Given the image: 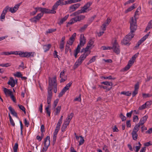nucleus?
<instances>
[{
  "mask_svg": "<svg viewBox=\"0 0 152 152\" xmlns=\"http://www.w3.org/2000/svg\"><path fill=\"white\" fill-rule=\"evenodd\" d=\"M14 76L18 77H20L22 76V75L20 72H17L15 74H14Z\"/></svg>",
  "mask_w": 152,
  "mask_h": 152,
  "instance_id": "nucleus-51",
  "label": "nucleus"
},
{
  "mask_svg": "<svg viewBox=\"0 0 152 152\" xmlns=\"http://www.w3.org/2000/svg\"><path fill=\"white\" fill-rule=\"evenodd\" d=\"M133 64V61H129L127 65L123 69L124 71H127L129 70Z\"/></svg>",
  "mask_w": 152,
  "mask_h": 152,
  "instance_id": "nucleus-20",
  "label": "nucleus"
},
{
  "mask_svg": "<svg viewBox=\"0 0 152 152\" xmlns=\"http://www.w3.org/2000/svg\"><path fill=\"white\" fill-rule=\"evenodd\" d=\"M90 48V47H88V46H87L85 48L84 50V53H89L90 54V51H88V49H89Z\"/></svg>",
  "mask_w": 152,
  "mask_h": 152,
  "instance_id": "nucleus-62",
  "label": "nucleus"
},
{
  "mask_svg": "<svg viewBox=\"0 0 152 152\" xmlns=\"http://www.w3.org/2000/svg\"><path fill=\"white\" fill-rule=\"evenodd\" d=\"M101 83L108 86H112L113 85V83L112 82L108 81L103 82H102Z\"/></svg>",
  "mask_w": 152,
  "mask_h": 152,
  "instance_id": "nucleus-40",
  "label": "nucleus"
},
{
  "mask_svg": "<svg viewBox=\"0 0 152 152\" xmlns=\"http://www.w3.org/2000/svg\"><path fill=\"white\" fill-rule=\"evenodd\" d=\"M51 45L50 44L44 45L43 47V48L44 50V52H45L48 51L51 48Z\"/></svg>",
  "mask_w": 152,
  "mask_h": 152,
  "instance_id": "nucleus-23",
  "label": "nucleus"
},
{
  "mask_svg": "<svg viewBox=\"0 0 152 152\" xmlns=\"http://www.w3.org/2000/svg\"><path fill=\"white\" fill-rule=\"evenodd\" d=\"M10 8L8 6H6L3 10L2 13L6 15L8 10H9Z\"/></svg>",
  "mask_w": 152,
  "mask_h": 152,
  "instance_id": "nucleus-38",
  "label": "nucleus"
},
{
  "mask_svg": "<svg viewBox=\"0 0 152 152\" xmlns=\"http://www.w3.org/2000/svg\"><path fill=\"white\" fill-rule=\"evenodd\" d=\"M76 33H73L72 36L70 38L69 40L68 41V44L70 45H72L73 44V42L75 40V38L76 37Z\"/></svg>",
  "mask_w": 152,
  "mask_h": 152,
  "instance_id": "nucleus-15",
  "label": "nucleus"
},
{
  "mask_svg": "<svg viewBox=\"0 0 152 152\" xmlns=\"http://www.w3.org/2000/svg\"><path fill=\"white\" fill-rule=\"evenodd\" d=\"M66 91L65 90L64 88H63L61 92L59 94L58 96L59 97H61L63 95H64L65 92Z\"/></svg>",
  "mask_w": 152,
  "mask_h": 152,
  "instance_id": "nucleus-42",
  "label": "nucleus"
},
{
  "mask_svg": "<svg viewBox=\"0 0 152 152\" xmlns=\"http://www.w3.org/2000/svg\"><path fill=\"white\" fill-rule=\"evenodd\" d=\"M57 134H54L53 135V144L54 145L56 141V139L57 136Z\"/></svg>",
  "mask_w": 152,
  "mask_h": 152,
  "instance_id": "nucleus-43",
  "label": "nucleus"
},
{
  "mask_svg": "<svg viewBox=\"0 0 152 152\" xmlns=\"http://www.w3.org/2000/svg\"><path fill=\"white\" fill-rule=\"evenodd\" d=\"M20 4H16L13 7H10L9 11L12 13L15 12L17 10H18Z\"/></svg>",
  "mask_w": 152,
  "mask_h": 152,
  "instance_id": "nucleus-11",
  "label": "nucleus"
},
{
  "mask_svg": "<svg viewBox=\"0 0 152 152\" xmlns=\"http://www.w3.org/2000/svg\"><path fill=\"white\" fill-rule=\"evenodd\" d=\"M43 16V14H41V13L38 14L35 17L30 19V20L32 22L36 23L38 21H39Z\"/></svg>",
  "mask_w": 152,
  "mask_h": 152,
  "instance_id": "nucleus-7",
  "label": "nucleus"
},
{
  "mask_svg": "<svg viewBox=\"0 0 152 152\" xmlns=\"http://www.w3.org/2000/svg\"><path fill=\"white\" fill-rule=\"evenodd\" d=\"M137 26L136 24V19L134 20V18H132L130 22V33L133 34L135 32L137 28Z\"/></svg>",
  "mask_w": 152,
  "mask_h": 152,
  "instance_id": "nucleus-2",
  "label": "nucleus"
},
{
  "mask_svg": "<svg viewBox=\"0 0 152 152\" xmlns=\"http://www.w3.org/2000/svg\"><path fill=\"white\" fill-rule=\"evenodd\" d=\"M5 14H3L2 13L1 14L0 17V20L1 21H3V20L5 19Z\"/></svg>",
  "mask_w": 152,
  "mask_h": 152,
  "instance_id": "nucleus-54",
  "label": "nucleus"
},
{
  "mask_svg": "<svg viewBox=\"0 0 152 152\" xmlns=\"http://www.w3.org/2000/svg\"><path fill=\"white\" fill-rule=\"evenodd\" d=\"M56 9V8H54V5L53 6L51 10H50L49 9L43 8L42 13H41L43 14V15L44 13L55 14L56 13L55 10Z\"/></svg>",
  "mask_w": 152,
  "mask_h": 152,
  "instance_id": "nucleus-6",
  "label": "nucleus"
},
{
  "mask_svg": "<svg viewBox=\"0 0 152 152\" xmlns=\"http://www.w3.org/2000/svg\"><path fill=\"white\" fill-rule=\"evenodd\" d=\"M133 139L134 140H136L137 138L138 135L137 134H132Z\"/></svg>",
  "mask_w": 152,
  "mask_h": 152,
  "instance_id": "nucleus-59",
  "label": "nucleus"
},
{
  "mask_svg": "<svg viewBox=\"0 0 152 152\" xmlns=\"http://www.w3.org/2000/svg\"><path fill=\"white\" fill-rule=\"evenodd\" d=\"M80 45H81V46H83L86 41V39L85 38L83 34H81L80 35Z\"/></svg>",
  "mask_w": 152,
  "mask_h": 152,
  "instance_id": "nucleus-14",
  "label": "nucleus"
},
{
  "mask_svg": "<svg viewBox=\"0 0 152 152\" xmlns=\"http://www.w3.org/2000/svg\"><path fill=\"white\" fill-rule=\"evenodd\" d=\"M4 91L6 94H8L10 95L12 93V91L6 88H4Z\"/></svg>",
  "mask_w": 152,
  "mask_h": 152,
  "instance_id": "nucleus-31",
  "label": "nucleus"
},
{
  "mask_svg": "<svg viewBox=\"0 0 152 152\" xmlns=\"http://www.w3.org/2000/svg\"><path fill=\"white\" fill-rule=\"evenodd\" d=\"M81 101V95L80 94L79 96L76 97L74 100V101L80 102Z\"/></svg>",
  "mask_w": 152,
  "mask_h": 152,
  "instance_id": "nucleus-55",
  "label": "nucleus"
},
{
  "mask_svg": "<svg viewBox=\"0 0 152 152\" xmlns=\"http://www.w3.org/2000/svg\"><path fill=\"white\" fill-rule=\"evenodd\" d=\"M94 42L92 39H90L87 44L88 47H91L94 44Z\"/></svg>",
  "mask_w": 152,
  "mask_h": 152,
  "instance_id": "nucleus-49",
  "label": "nucleus"
},
{
  "mask_svg": "<svg viewBox=\"0 0 152 152\" xmlns=\"http://www.w3.org/2000/svg\"><path fill=\"white\" fill-rule=\"evenodd\" d=\"M81 5L80 3H77L72 5L69 7V11L70 12H72L75 11Z\"/></svg>",
  "mask_w": 152,
  "mask_h": 152,
  "instance_id": "nucleus-9",
  "label": "nucleus"
},
{
  "mask_svg": "<svg viewBox=\"0 0 152 152\" xmlns=\"http://www.w3.org/2000/svg\"><path fill=\"white\" fill-rule=\"evenodd\" d=\"M102 78H103L104 79H113L114 80L115 79V78H113L112 77V76H110L108 77H102Z\"/></svg>",
  "mask_w": 152,
  "mask_h": 152,
  "instance_id": "nucleus-61",
  "label": "nucleus"
},
{
  "mask_svg": "<svg viewBox=\"0 0 152 152\" xmlns=\"http://www.w3.org/2000/svg\"><path fill=\"white\" fill-rule=\"evenodd\" d=\"M82 46H81V45H80V44L78 45L77 48H76L75 50V51L74 56L75 58H76L77 57V54L80 52V48L81 47H82Z\"/></svg>",
  "mask_w": 152,
  "mask_h": 152,
  "instance_id": "nucleus-19",
  "label": "nucleus"
},
{
  "mask_svg": "<svg viewBox=\"0 0 152 152\" xmlns=\"http://www.w3.org/2000/svg\"><path fill=\"white\" fill-rule=\"evenodd\" d=\"M49 105H48L45 108V111L49 116H50V111L49 109Z\"/></svg>",
  "mask_w": 152,
  "mask_h": 152,
  "instance_id": "nucleus-46",
  "label": "nucleus"
},
{
  "mask_svg": "<svg viewBox=\"0 0 152 152\" xmlns=\"http://www.w3.org/2000/svg\"><path fill=\"white\" fill-rule=\"evenodd\" d=\"M1 55H4L6 56H8L11 55V51L10 52H3L1 53Z\"/></svg>",
  "mask_w": 152,
  "mask_h": 152,
  "instance_id": "nucleus-45",
  "label": "nucleus"
},
{
  "mask_svg": "<svg viewBox=\"0 0 152 152\" xmlns=\"http://www.w3.org/2000/svg\"><path fill=\"white\" fill-rule=\"evenodd\" d=\"M19 55L22 57H27V52H23L20 51Z\"/></svg>",
  "mask_w": 152,
  "mask_h": 152,
  "instance_id": "nucleus-32",
  "label": "nucleus"
},
{
  "mask_svg": "<svg viewBox=\"0 0 152 152\" xmlns=\"http://www.w3.org/2000/svg\"><path fill=\"white\" fill-rule=\"evenodd\" d=\"M8 109L12 114L16 117H17V113L13 109L11 106H9L8 107Z\"/></svg>",
  "mask_w": 152,
  "mask_h": 152,
  "instance_id": "nucleus-22",
  "label": "nucleus"
},
{
  "mask_svg": "<svg viewBox=\"0 0 152 152\" xmlns=\"http://www.w3.org/2000/svg\"><path fill=\"white\" fill-rule=\"evenodd\" d=\"M50 137L49 136H47L44 140L45 147H48L50 145Z\"/></svg>",
  "mask_w": 152,
  "mask_h": 152,
  "instance_id": "nucleus-17",
  "label": "nucleus"
},
{
  "mask_svg": "<svg viewBox=\"0 0 152 152\" xmlns=\"http://www.w3.org/2000/svg\"><path fill=\"white\" fill-rule=\"evenodd\" d=\"M64 0H58L54 5V8L57 9L58 6L61 4V3L63 2Z\"/></svg>",
  "mask_w": 152,
  "mask_h": 152,
  "instance_id": "nucleus-24",
  "label": "nucleus"
},
{
  "mask_svg": "<svg viewBox=\"0 0 152 152\" xmlns=\"http://www.w3.org/2000/svg\"><path fill=\"white\" fill-rule=\"evenodd\" d=\"M73 114L71 113L70 114L68 115L67 118H66L65 122L69 124L70 121L73 117Z\"/></svg>",
  "mask_w": 152,
  "mask_h": 152,
  "instance_id": "nucleus-21",
  "label": "nucleus"
},
{
  "mask_svg": "<svg viewBox=\"0 0 152 152\" xmlns=\"http://www.w3.org/2000/svg\"><path fill=\"white\" fill-rule=\"evenodd\" d=\"M140 126L139 124L136 125L134 127L132 133H137L139 130Z\"/></svg>",
  "mask_w": 152,
  "mask_h": 152,
  "instance_id": "nucleus-27",
  "label": "nucleus"
},
{
  "mask_svg": "<svg viewBox=\"0 0 152 152\" xmlns=\"http://www.w3.org/2000/svg\"><path fill=\"white\" fill-rule=\"evenodd\" d=\"M119 117L121 119L122 121H125L126 119V117L124 116L122 113H121L119 115Z\"/></svg>",
  "mask_w": 152,
  "mask_h": 152,
  "instance_id": "nucleus-53",
  "label": "nucleus"
},
{
  "mask_svg": "<svg viewBox=\"0 0 152 152\" xmlns=\"http://www.w3.org/2000/svg\"><path fill=\"white\" fill-rule=\"evenodd\" d=\"M69 124L64 121V123L62 125L61 127V131L62 132H64L65 129H66L67 126L69 125Z\"/></svg>",
  "mask_w": 152,
  "mask_h": 152,
  "instance_id": "nucleus-29",
  "label": "nucleus"
},
{
  "mask_svg": "<svg viewBox=\"0 0 152 152\" xmlns=\"http://www.w3.org/2000/svg\"><path fill=\"white\" fill-rule=\"evenodd\" d=\"M88 25L87 24H85L80 28V31L81 32H83L86 28Z\"/></svg>",
  "mask_w": 152,
  "mask_h": 152,
  "instance_id": "nucleus-39",
  "label": "nucleus"
},
{
  "mask_svg": "<svg viewBox=\"0 0 152 152\" xmlns=\"http://www.w3.org/2000/svg\"><path fill=\"white\" fill-rule=\"evenodd\" d=\"M152 27V23L151 20L148 23L145 29V31H147L150 29Z\"/></svg>",
  "mask_w": 152,
  "mask_h": 152,
  "instance_id": "nucleus-30",
  "label": "nucleus"
},
{
  "mask_svg": "<svg viewBox=\"0 0 152 152\" xmlns=\"http://www.w3.org/2000/svg\"><path fill=\"white\" fill-rule=\"evenodd\" d=\"M139 120V118L137 116L135 115L133 118L134 122H137Z\"/></svg>",
  "mask_w": 152,
  "mask_h": 152,
  "instance_id": "nucleus-64",
  "label": "nucleus"
},
{
  "mask_svg": "<svg viewBox=\"0 0 152 152\" xmlns=\"http://www.w3.org/2000/svg\"><path fill=\"white\" fill-rule=\"evenodd\" d=\"M17 83V80L15 81L12 77H10V79L8 82L7 83L8 85H10L12 87H14L16 84Z\"/></svg>",
  "mask_w": 152,
  "mask_h": 152,
  "instance_id": "nucleus-12",
  "label": "nucleus"
},
{
  "mask_svg": "<svg viewBox=\"0 0 152 152\" xmlns=\"http://www.w3.org/2000/svg\"><path fill=\"white\" fill-rule=\"evenodd\" d=\"M150 33L149 32V33L147 34L143 37L137 42V45L135 46V47H138L139 45L148 37Z\"/></svg>",
  "mask_w": 152,
  "mask_h": 152,
  "instance_id": "nucleus-10",
  "label": "nucleus"
},
{
  "mask_svg": "<svg viewBox=\"0 0 152 152\" xmlns=\"http://www.w3.org/2000/svg\"><path fill=\"white\" fill-rule=\"evenodd\" d=\"M49 87H51L52 88V86H57L56 83V77L55 76L53 78L49 79Z\"/></svg>",
  "mask_w": 152,
  "mask_h": 152,
  "instance_id": "nucleus-8",
  "label": "nucleus"
},
{
  "mask_svg": "<svg viewBox=\"0 0 152 152\" xmlns=\"http://www.w3.org/2000/svg\"><path fill=\"white\" fill-rule=\"evenodd\" d=\"M142 96L144 98H146L147 97H151L152 95L148 94H142Z\"/></svg>",
  "mask_w": 152,
  "mask_h": 152,
  "instance_id": "nucleus-57",
  "label": "nucleus"
},
{
  "mask_svg": "<svg viewBox=\"0 0 152 152\" xmlns=\"http://www.w3.org/2000/svg\"><path fill=\"white\" fill-rule=\"evenodd\" d=\"M64 43L60 42V44L59 48L61 51H62L64 50Z\"/></svg>",
  "mask_w": 152,
  "mask_h": 152,
  "instance_id": "nucleus-47",
  "label": "nucleus"
},
{
  "mask_svg": "<svg viewBox=\"0 0 152 152\" xmlns=\"http://www.w3.org/2000/svg\"><path fill=\"white\" fill-rule=\"evenodd\" d=\"M75 135L76 138L77 140H79V139L80 138V140L79 141V145L80 146L82 145H83L85 141V140L84 139V138L82 136H78L76 135V134H75Z\"/></svg>",
  "mask_w": 152,
  "mask_h": 152,
  "instance_id": "nucleus-13",
  "label": "nucleus"
},
{
  "mask_svg": "<svg viewBox=\"0 0 152 152\" xmlns=\"http://www.w3.org/2000/svg\"><path fill=\"white\" fill-rule=\"evenodd\" d=\"M72 83V82H69L68 83L66 84V86L64 87L63 88L67 91L69 89L70 86H71Z\"/></svg>",
  "mask_w": 152,
  "mask_h": 152,
  "instance_id": "nucleus-37",
  "label": "nucleus"
},
{
  "mask_svg": "<svg viewBox=\"0 0 152 152\" xmlns=\"http://www.w3.org/2000/svg\"><path fill=\"white\" fill-rule=\"evenodd\" d=\"M56 30V29L50 28L49 29L46 31L47 34L51 33L53 32H54Z\"/></svg>",
  "mask_w": 152,
  "mask_h": 152,
  "instance_id": "nucleus-52",
  "label": "nucleus"
},
{
  "mask_svg": "<svg viewBox=\"0 0 152 152\" xmlns=\"http://www.w3.org/2000/svg\"><path fill=\"white\" fill-rule=\"evenodd\" d=\"M34 52H27V58L34 57Z\"/></svg>",
  "mask_w": 152,
  "mask_h": 152,
  "instance_id": "nucleus-41",
  "label": "nucleus"
},
{
  "mask_svg": "<svg viewBox=\"0 0 152 152\" xmlns=\"http://www.w3.org/2000/svg\"><path fill=\"white\" fill-rule=\"evenodd\" d=\"M82 63V62H81L78 59L75 62L74 65L73 66L74 69H75L78 67Z\"/></svg>",
  "mask_w": 152,
  "mask_h": 152,
  "instance_id": "nucleus-25",
  "label": "nucleus"
},
{
  "mask_svg": "<svg viewBox=\"0 0 152 152\" xmlns=\"http://www.w3.org/2000/svg\"><path fill=\"white\" fill-rule=\"evenodd\" d=\"M61 108V106H58L54 110V114L55 115H57L59 113Z\"/></svg>",
  "mask_w": 152,
  "mask_h": 152,
  "instance_id": "nucleus-26",
  "label": "nucleus"
},
{
  "mask_svg": "<svg viewBox=\"0 0 152 152\" xmlns=\"http://www.w3.org/2000/svg\"><path fill=\"white\" fill-rule=\"evenodd\" d=\"M18 106L20 109L22 110L24 112V113H26L25 109L23 106L19 105H18Z\"/></svg>",
  "mask_w": 152,
  "mask_h": 152,
  "instance_id": "nucleus-63",
  "label": "nucleus"
},
{
  "mask_svg": "<svg viewBox=\"0 0 152 152\" xmlns=\"http://www.w3.org/2000/svg\"><path fill=\"white\" fill-rule=\"evenodd\" d=\"M121 94L124 95L126 96H131L132 94L131 92H129V91H124L121 92Z\"/></svg>",
  "mask_w": 152,
  "mask_h": 152,
  "instance_id": "nucleus-36",
  "label": "nucleus"
},
{
  "mask_svg": "<svg viewBox=\"0 0 152 152\" xmlns=\"http://www.w3.org/2000/svg\"><path fill=\"white\" fill-rule=\"evenodd\" d=\"M18 148V144L17 143H15V144L13 148L14 152H17V149Z\"/></svg>",
  "mask_w": 152,
  "mask_h": 152,
  "instance_id": "nucleus-50",
  "label": "nucleus"
},
{
  "mask_svg": "<svg viewBox=\"0 0 152 152\" xmlns=\"http://www.w3.org/2000/svg\"><path fill=\"white\" fill-rule=\"evenodd\" d=\"M112 49L116 53L118 54L120 52V49L118 43L116 42V40L113 44V46L112 47Z\"/></svg>",
  "mask_w": 152,
  "mask_h": 152,
  "instance_id": "nucleus-5",
  "label": "nucleus"
},
{
  "mask_svg": "<svg viewBox=\"0 0 152 152\" xmlns=\"http://www.w3.org/2000/svg\"><path fill=\"white\" fill-rule=\"evenodd\" d=\"M69 17V15H66L63 18H62L58 22V24L61 25L64 22L66 21Z\"/></svg>",
  "mask_w": 152,
  "mask_h": 152,
  "instance_id": "nucleus-28",
  "label": "nucleus"
},
{
  "mask_svg": "<svg viewBox=\"0 0 152 152\" xmlns=\"http://www.w3.org/2000/svg\"><path fill=\"white\" fill-rule=\"evenodd\" d=\"M141 9V7H138V8H137V10H136V11L135 12V14H134V18L135 19H136L137 18V15H139V14L138 13L139 12V10H140Z\"/></svg>",
  "mask_w": 152,
  "mask_h": 152,
  "instance_id": "nucleus-33",
  "label": "nucleus"
},
{
  "mask_svg": "<svg viewBox=\"0 0 152 152\" xmlns=\"http://www.w3.org/2000/svg\"><path fill=\"white\" fill-rule=\"evenodd\" d=\"M134 36L133 34L129 33L124 39L122 41V43L125 45H127L129 43L132 38Z\"/></svg>",
  "mask_w": 152,
  "mask_h": 152,
  "instance_id": "nucleus-3",
  "label": "nucleus"
},
{
  "mask_svg": "<svg viewBox=\"0 0 152 152\" xmlns=\"http://www.w3.org/2000/svg\"><path fill=\"white\" fill-rule=\"evenodd\" d=\"M43 137V134H41L40 135H38L37 136L36 139L39 141H40L42 140Z\"/></svg>",
  "mask_w": 152,
  "mask_h": 152,
  "instance_id": "nucleus-35",
  "label": "nucleus"
},
{
  "mask_svg": "<svg viewBox=\"0 0 152 152\" xmlns=\"http://www.w3.org/2000/svg\"><path fill=\"white\" fill-rule=\"evenodd\" d=\"M68 42H67V44L65 47V53L66 54L68 52V51L69 50L70 51H71V50L69 48H70V45H69L68 44Z\"/></svg>",
  "mask_w": 152,
  "mask_h": 152,
  "instance_id": "nucleus-34",
  "label": "nucleus"
},
{
  "mask_svg": "<svg viewBox=\"0 0 152 152\" xmlns=\"http://www.w3.org/2000/svg\"><path fill=\"white\" fill-rule=\"evenodd\" d=\"M135 6V4H134L133 5L129 7L126 10V12H130L132 10L134 9L135 7L134 6Z\"/></svg>",
  "mask_w": 152,
  "mask_h": 152,
  "instance_id": "nucleus-44",
  "label": "nucleus"
},
{
  "mask_svg": "<svg viewBox=\"0 0 152 152\" xmlns=\"http://www.w3.org/2000/svg\"><path fill=\"white\" fill-rule=\"evenodd\" d=\"M52 87H48V95L47 98V103L48 104H50L51 103L52 96Z\"/></svg>",
  "mask_w": 152,
  "mask_h": 152,
  "instance_id": "nucleus-4",
  "label": "nucleus"
},
{
  "mask_svg": "<svg viewBox=\"0 0 152 152\" xmlns=\"http://www.w3.org/2000/svg\"><path fill=\"white\" fill-rule=\"evenodd\" d=\"M89 54V53H84L81 55L78 59L82 63L83 61Z\"/></svg>",
  "mask_w": 152,
  "mask_h": 152,
  "instance_id": "nucleus-16",
  "label": "nucleus"
},
{
  "mask_svg": "<svg viewBox=\"0 0 152 152\" xmlns=\"http://www.w3.org/2000/svg\"><path fill=\"white\" fill-rule=\"evenodd\" d=\"M146 103H145L144 104H142L141 106L139 108V110H142L145 109V108L146 107Z\"/></svg>",
  "mask_w": 152,
  "mask_h": 152,
  "instance_id": "nucleus-60",
  "label": "nucleus"
},
{
  "mask_svg": "<svg viewBox=\"0 0 152 152\" xmlns=\"http://www.w3.org/2000/svg\"><path fill=\"white\" fill-rule=\"evenodd\" d=\"M58 101L59 99H56V100H55L54 101L53 106L54 108H55L56 107V106L57 105Z\"/></svg>",
  "mask_w": 152,
  "mask_h": 152,
  "instance_id": "nucleus-56",
  "label": "nucleus"
},
{
  "mask_svg": "<svg viewBox=\"0 0 152 152\" xmlns=\"http://www.w3.org/2000/svg\"><path fill=\"white\" fill-rule=\"evenodd\" d=\"M60 125L57 124L55 132L54 133H58L60 128Z\"/></svg>",
  "mask_w": 152,
  "mask_h": 152,
  "instance_id": "nucleus-58",
  "label": "nucleus"
},
{
  "mask_svg": "<svg viewBox=\"0 0 152 152\" xmlns=\"http://www.w3.org/2000/svg\"><path fill=\"white\" fill-rule=\"evenodd\" d=\"M92 3L91 2H89L87 3L84 6L82 7L81 10H79L71 14V16H76L79 14L83 13L89 12L91 9L88 8L91 6Z\"/></svg>",
  "mask_w": 152,
  "mask_h": 152,
  "instance_id": "nucleus-1",
  "label": "nucleus"
},
{
  "mask_svg": "<svg viewBox=\"0 0 152 152\" xmlns=\"http://www.w3.org/2000/svg\"><path fill=\"white\" fill-rule=\"evenodd\" d=\"M148 118V116L146 115H145L141 118L138 124L140 125H142L147 121Z\"/></svg>",
  "mask_w": 152,
  "mask_h": 152,
  "instance_id": "nucleus-18",
  "label": "nucleus"
},
{
  "mask_svg": "<svg viewBox=\"0 0 152 152\" xmlns=\"http://www.w3.org/2000/svg\"><path fill=\"white\" fill-rule=\"evenodd\" d=\"M101 49H102L103 50H111L112 49V47L103 46L101 47Z\"/></svg>",
  "mask_w": 152,
  "mask_h": 152,
  "instance_id": "nucleus-48",
  "label": "nucleus"
}]
</instances>
